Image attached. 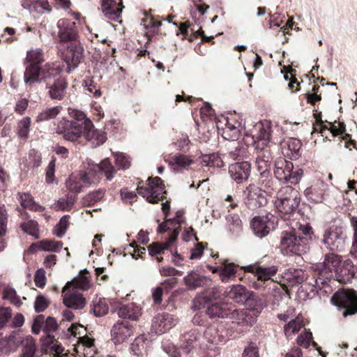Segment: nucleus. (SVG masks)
Returning <instances> with one entry per match:
<instances>
[{
    "label": "nucleus",
    "mask_w": 357,
    "mask_h": 357,
    "mask_svg": "<svg viewBox=\"0 0 357 357\" xmlns=\"http://www.w3.org/2000/svg\"><path fill=\"white\" fill-rule=\"evenodd\" d=\"M241 270L244 273H250L248 278L250 279V286L258 291L266 292L265 294L276 296L282 294V289L280 283L275 282L272 278L278 271L277 266H264L258 264L249 265L242 267Z\"/></svg>",
    "instance_id": "f257e3e1"
},
{
    "label": "nucleus",
    "mask_w": 357,
    "mask_h": 357,
    "mask_svg": "<svg viewBox=\"0 0 357 357\" xmlns=\"http://www.w3.org/2000/svg\"><path fill=\"white\" fill-rule=\"evenodd\" d=\"M314 236L312 227L300 225L298 229L283 231L280 235V248L285 255H301L310 248V242Z\"/></svg>",
    "instance_id": "f03ea898"
},
{
    "label": "nucleus",
    "mask_w": 357,
    "mask_h": 357,
    "mask_svg": "<svg viewBox=\"0 0 357 357\" xmlns=\"http://www.w3.org/2000/svg\"><path fill=\"white\" fill-rule=\"evenodd\" d=\"M63 65L56 62L55 65H48L43 70L44 76L40 80L45 83L47 94L50 99L63 100L67 93L68 83L65 77L61 75Z\"/></svg>",
    "instance_id": "7ed1b4c3"
},
{
    "label": "nucleus",
    "mask_w": 357,
    "mask_h": 357,
    "mask_svg": "<svg viewBox=\"0 0 357 357\" xmlns=\"http://www.w3.org/2000/svg\"><path fill=\"white\" fill-rule=\"evenodd\" d=\"M301 202L299 192L290 185L282 187L277 193L275 206L281 218L290 219Z\"/></svg>",
    "instance_id": "20e7f679"
},
{
    "label": "nucleus",
    "mask_w": 357,
    "mask_h": 357,
    "mask_svg": "<svg viewBox=\"0 0 357 357\" xmlns=\"http://www.w3.org/2000/svg\"><path fill=\"white\" fill-rule=\"evenodd\" d=\"M340 256L333 253H328L325 255L323 264L317 265L312 280L322 287H328L331 282H335L334 273H336V269L342 264Z\"/></svg>",
    "instance_id": "39448f33"
},
{
    "label": "nucleus",
    "mask_w": 357,
    "mask_h": 357,
    "mask_svg": "<svg viewBox=\"0 0 357 357\" xmlns=\"http://www.w3.org/2000/svg\"><path fill=\"white\" fill-rule=\"evenodd\" d=\"M331 303L344 319L356 315L357 290L351 288L340 289L332 296Z\"/></svg>",
    "instance_id": "423d86ee"
},
{
    "label": "nucleus",
    "mask_w": 357,
    "mask_h": 357,
    "mask_svg": "<svg viewBox=\"0 0 357 357\" xmlns=\"http://www.w3.org/2000/svg\"><path fill=\"white\" fill-rule=\"evenodd\" d=\"M274 176L280 182L296 185L303 176V170L299 167H294L293 162L284 158H278L274 162Z\"/></svg>",
    "instance_id": "0eeeda50"
},
{
    "label": "nucleus",
    "mask_w": 357,
    "mask_h": 357,
    "mask_svg": "<svg viewBox=\"0 0 357 357\" xmlns=\"http://www.w3.org/2000/svg\"><path fill=\"white\" fill-rule=\"evenodd\" d=\"M147 186L138 185L137 193L151 204H157L166 199L167 190L163 180L159 176L149 177Z\"/></svg>",
    "instance_id": "6e6552de"
},
{
    "label": "nucleus",
    "mask_w": 357,
    "mask_h": 357,
    "mask_svg": "<svg viewBox=\"0 0 357 357\" xmlns=\"http://www.w3.org/2000/svg\"><path fill=\"white\" fill-rule=\"evenodd\" d=\"M56 132L58 134H63V139L70 142H75L82 136L89 139L94 135L91 129L85 128L84 126H80L79 122L73 123L66 118H63L58 123Z\"/></svg>",
    "instance_id": "1a4fd4ad"
},
{
    "label": "nucleus",
    "mask_w": 357,
    "mask_h": 357,
    "mask_svg": "<svg viewBox=\"0 0 357 357\" xmlns=\"http://www.w3.org/2000/svg\"><path fill=\"white\" fill-rule=\"evenodd\" d=\"M243 203L246 208L251 211L266 206L268 203L265 192L256 185L249 184L243 192Z\"/></svg>",
    "instance_id": "9d476101"
},
{
    "label": "nucleus",
    "mask_w": 357,
    "mask_h": 357,
    "mask_svg": "<svg viewBox=\"0 0 357 357\" xmlns=\"http://www.w3.org/2000/svg\"><path fill=\"white\" fill-rule=\"evenodd\" d=\"M345 234L340 227L332 226L323 235L322 242L332 252H340L344 249Z\"/></svg>",
    "instance_id": "9b49d317"
},
{
    "label": "nucleus",
    "mask_w": 357,
    "mask_h": 357,
    "mask_svg": "<svg viewBox=\"0 0 357 357\" xmlns=\"http://www.w3.org/2000/svg\"><path fill=\"white\" fill-rule=\"evenodd\" d=\"M206 314L211 319H238L240 312L235 305L227 303H215L208 305Z\"/></svg>",
    "instance_id": "f8f14e48"
},
{
    "label": "nucleus",
    "mask_w": 357,
    "mask_h": 357,
    "mask_svg": "<svg viewBox=\"0 0 357 357\" xmlns=\"http://www.w3.org/2000/svg\"><path fill=\"white\" fill-rule=\"evenodd\" d=\"M241 123L236 119L234 115L222 116L217 122V128L222 130V137L227 140L238 139L241 135Z\"/></svg>",
    "instance_id": "ddd939ff"
},
{
    "label": "nucleus",
    "mask_w": 357,
    "mask_h": 357,
    "mask_svg": "<svg viewBox=\"0 0 357 357\" xmlns=\"http://www.w3.org/2000/svg\"><path fill=\"white\" fill-rule=\"evenodd\" d=\"M275 219L274 215L271 213L255 216L250 221L251 229L258 237H265L275 229Z\"/></svg>",
    "instance_id": "4468645a"
},
{
    "label": "nucleus",
    "mask_w": 357,
    "mask_h": 357,
    "mask_svg": "<svg viewBox=\"0 0 357 357\" xmlns=\"http://www.w3.org/2000/svg\"><path fill=\"white\" fill-rule=\"evenodd\" d=\"M59 52L68 65L66 72L70 73L80 63L83 50L82 46H59Z\"/></svg>",
    "instance_id": "2eb2a0df"
},
{
    "label": "nucleus",
    "mask_w": 357,
    "mask_h": 357,
    "mask_svg": "<svg viewBox=\"0 0 357 357\" xmlns=\"http://www.w3.org/2000/svg\"><path fill=\"white\" fill-rule=\"evenodd\" d=\"M59 325L55 318L48 317L45 321V316L43 314H39L36 316L33 320L32 332L34 334H39L43 329L45 334L47 336L48 340H50L51 342H53L54 337L50 334L56 331Z\"/></svg>",
    "instance_id": "dca6fc26"
},
{
    "label": "nucleus",
    "mask_w": 357,
    "mask_h": 357,
    "mask_svg": "<svg viewBox=\"0 0 357 357\" xmlns=\"http://www.w3.org/2000/svg\"><path fill=\"white\" fill-rule=\"evenodd\" d=\"M56 26L59 29L58 37L61 42H76L77 32L75 22L63 18L57 22Z\"/></svg>",
    "instance_id": "f3484780"
},
{
    "label": "nucleus",
    "mask_w": 357,
    "mask_h": 357,
    "mask_svg": "<svg viewBox=\"0 0 357 357\" xmlns=\"http://www.w3.org/2000/svg\"><path fill=\"white\" fill-rule=\"evenodd\" d=\"M99 182L98 176L91 177L88 171L84 174L79 176L71 175L66 182L68 190L75 194L81 192L84 185L96 183Z\"/></svg>",
    "instance_id": "a211bd4d"
},
{
    "label": "nucleus",
    "mask_w": 357,
    "mask_h": 357,
    "mask_svg": "<svg viewBox=\"0 0 357 357\" xmlns=\"http://www.w3.org/2000/svg\"><path fill=\"white\" fill-rule=\"evenodd\" d=\"M316 118V124L314 125V132H319L321 134L322 136L324 135V133L326 130H329L332 134L333 137H337L339 135H345L346 133V125L344 122L340 121H335L334 123L328 122V126L324 124V121L321 120L320 117V114H314Z\"/></svg>",
    "instance_id": "6ab92c4d"
},
{
    "label": "nucleus",
    "mask_w": 357,
    "mask_h": 357,
    "mask_svg": "<svg viewBox=\"0 0 357 357\" xmlns=\"http://www.w3.org/2000/svg\"><path fill=\"white\" fill-rule=\"evenodd\" d=\"M229 174L237 183H243L250 176L251 164L248 161L237 162L229 166Z\"/></svg>",
    "instance_id": "aec40b11"
},
{
    "label": "nucleus",
    "mask_w": 357,
    "mask_h": 357,
    "mask_svg": "<svg viewBox=\"0 0 357 357\" xmlns=\"http://www.w3.org/2000/svg\"><path fill=\"white\" fill-rule=\"evenodd\" d=\"M328 185L322 180H317L305 190V195L308 200L314 203H322L327 195Z\"/></svg>",
    "instance_id": "412c9836"
},
{
    "label": "nucleus",
    "mask_w": 357,
    "mask_h": 357,
    "mask_svg": "<svg viewBox=\"0 0 357 357\" xmlns=\"http://www.w3.org/2000/svg\"><path fill=\"white\" fill-rule=\"evenodd\" d=\"M56 62H48L44 66H40L35 63H28L26 66L25 71L24 73V80L26 85L31 86L36 82H42L41 77H43V70L46 66L50 65H55Z\"/></svg>",
    "instance_id": "4be33fe9"
},
{
    "label": "nucleus",
    "mask_w": 357,
    "mask_h": 357,
    "mask_svg": "<svg viewBox=\"0 0 357 357\" xmlns=\"http://www.w3.org/2000/svg\"><path fill=\"white\" fill-rule=\"evenodd\" d=\"M89 172L91 177L98 176L99 181L101 179L102 175L106 177L107 181H112L116 173V169L112 165L109 158H107L103 159L99 164L93 165L89 169Z\"/></svg>",
    "instance_id": "5701e85b"
},
{
    "label": "nucleus",
    "mask_w": 357,
    "mask_h": 357,
    "mask_svg": "<svg viewBox=\"0 0 357 357\" xmlns=\"http://www.w3.org/2000/svg\"><path fill=\"white\" fill-rule=\"evenodd\" d=\"M354 275L353 262L347 259L342 262L339 268L336 269V273L334 275L335 282L337 281L341 284L351 283Z\"/></svg>",
    "instance_id": "b1692460"
},
{
    "label": "nucleus",
    "mask_w": 357,
    "mask_h": 357,
    "mask_svg": "<svg viewBox=\"0 0 357 357\" xmlns=\"http://www.w3.org/2000/svg\"><path fill=\"white\" fill-rule=\"evenodd\" d=\"M115 343H121L133 334L132 327L126 321H118L111 331Z\"/></svg>",
    "instance_id": "393cba45"
},
{
    "label": "nucleus",
    "mask_w": 357,
    "mask_h": 357,
    "mask_svg": "<svg viewBox=\"0 0 357 357\" xmlns=\"http://www.w3.org/2000/svg\"><path fill=\"white\" fill-rule=\"evenodd\" d=\"M199 338V332L197 329H191L181 336L180 349L185 354H189L198 345Z\"/></svg>",
    "instance_id": "a878e982"
},
{
    "label": "nucleus",
    "mask_w": 357,
    "mask_h": 357,
    "mask_svg": "<svg viewBox=\"0 0 357 357\" xmlns=\"http://www.w3.org/2000/svg\"><path fill=\"white\" fill-rule=\"evenodd\" d=\"M185 284L190 290H195L198 287L207 286L208 283L211 280L204 275H200L199 273L191 271L183 278Z\"/></svg>",
    "instance_id": "bb28decb"
},
{
    "label": "nucleus",
    "mask_w": 357,
    "mask_h": 357,
    "mask_svg": "<svg viewBox=\"0 0 357 357\" xmlns=\"http://www.w3.org/2000/svg\"><path fill=\"white\" fill-rule=\"evenodd\" d=\"M220 266L214 269H212V267H209V269L211 270L213 273L220 271V277L223 282H227L232 277H236L237 270L234 263H229L227 259H224L222 261H220Z\"/></svg>",
    "instance_id": "cd10ccee"
},
{
    "label": "nucleus",
    "mask_w": 357,
    "mask_h": 357,
    "mask_svg": "<svg viewBox=\"0 0 357 357\" xmlns=\"http://www.w3.org/2000/svg\"><path fill=\"white\" fill-rule=\"evenodd\" d=\"M222 295V289L219 287H212L205 289L199 295L195 302L199 303V305H209L211 302L217 301Z\"/></svg>",
    "instance_id": "c85d7f7f"
},
{
    "label": "nucleus",
    "mask_w": 357,
    "mask_h": 357,
    "mask_svg": "<svg viewBox=\"0 0 357 357\" xmlns=\"http://www.w3.org/2000/svg\"><path fill=\"white\" fill-rule=\"evenodd\" d=\"M63 304L70 308L78 310L82 309L86 304V300L83 295L77 293L68 292L63 289Z\"/></svg>",
    "instance_id": "c756f323"
},
{
    "label": "nucleus",
    "mask_w": 357,
    "mask_h": 357,
    "mask_svg": "<svg viewBox=\"0 0 357 357\" xmlns=\"http://www.w3.org/2000/svg\"><path fill=\"white\" fill-rule=\"evenodd\" d=\"M178 31L179 32L177 33V35H178V33H181L184 37L189 36V43L194 42V38H200L201 40L198 42L197 45H201L202 43H210L213 39V36H206V35H204V31L201 29H199L197 31H194L192 34H190L189 36L188 26L186 24V23H181L178 26Z\"/></svg>",
    "instance_id": "7c9ffc66"
},
{
    "label": "nucleus",
    "mask_w": 357,
    "mask_h": 357,
    "mask_svg": "<svg viewBox=\"0 0 357 357\" xmlns=\"http://www.w3.org/2000/svg\"><path fill=\"white\" fill-rule=\"evenodd\" d=\"M153 326L160 333H165L175 325L172 316L167 313L158 314L154 317Z\"/></svg>",
    "instance_id": "2f4dec72"
},
{
    "label": "nucleus",
    "mask_w": 357,
    "mask_h": 357,
    "mask_svg": "<svg viewBox=\"0 0 357 357\" xmlns=\"http://www.w3.org/2000/svg\"><path fill=\"white\" fill-rule=\"evenodd\" d=\"M117 314L122 319L135 321L140 316L141 309L132 303L121 305L117 309Z\"/></svg>",
    "instance_id": "473e14b6"
},
{
    "label": "nucleus",
    "mask_w": 357,
    "mask_h": 357,
    "mask_svg": "<svg viewBox=\"0 0 357 357\" xmlns=\"http://www.w3.org/2000/svg\"><path fill=\"white\" fill-rule=\"evenodd\" d=\"M302 144L296 138H290L283 147V153L291 160H296L301 155Z\"/></svg>",
    "instance_id": "72a5a7b5"
},
{
    "label": "nucleus",
    "mask_w": 357,
    "mask_h": 357,
    "mask_svg": "<svg viewBox=\"0 0 357 357\" xmlns=\"http://www.w3.org/2000/svg\"><path fill=\"white\" fill-rule=\"evenodd\" d=\"M89 272L86 270L80 272L79 277L74 278L72 281L68 282L63 287V290L68 291L70 288L87 290L90 286V280L87 276Z\"/></svg>",
    "instance_id": "f704fd0d"
},
{
    "label": "nucleus",
    "mask_w": 357,
    "mask_h": 357,
    "mask_svg": "<svg viewBox=\"0 0 357 357\" xmlns=\"http://www.w3.org/2000/svg\"><path fill=\"white\" fill-rule=\"evenodd\" d=\"M18 200L23 208H27L34 212H43L45 207L40 205L34 201L33 196L29 192H19Z\"/></svg>",
    "instance_id": "c9c22d12"
},
{
    "label": "nucleus",
    "mask_w": 357,
    "mask_h": 357,
    "mask_svg": "<svg viewBox=\"0 0 357 357\" xmlns=\"http://www.w3.org/2000/svg\"><path fill=\"white\" fill-rule=\"evenodd\" d=\"M314 280H315V278ZM301 289V293H305V297L309 299L312 298L317 295L318 289H323L326 293L332 291L331 284H328V287H322L320 285L317 284L314 282V280H312L311 279L309 282H306L303 284Z\"/></svg>",
    "instance_id": "e433bc0d"
},
{
    "label": "nucleus",
    "mask_w": 357,
    "mask_h": 357,
    "mask_svg": "<svg viewBox=\"0 0 357 357\" xmlns=\"http://www.w3.org/2000/svg\"><path fill=\"white\" fill-rule=\"evenodd\" d=\"M24 219H26L27 221L21 222L20 227L24 233L34 237L36 239H38L40 238V229L38 222L34 220H29L30 215L26 211H24Z\"/></svg>",
    "instance_id": "4c0bfd02"
},
{
    "label": "nucleus",
    "mask_w": 357,
    "mask_h": 357,
    "mask_svg": "<svg viewBox=\"0 0 357 357\" xmlns=\"http://www.w3.org/2000/svg\"><path fill=\"white\" fill-rule=\"evenodd\" d=\"M228 296L234 302L244 304L250 298L251 293L243 286H234L229 291Z\"/></svg>",
    "instance_id": "58836bf2"
},
{
    "label": "nucleus",
    "mask_w": 357,
    "mask_h": 357,
    "mask_svg": "<svg viewBox=\"0 0 357 357\" xmlns=\"http://www.w3.org/2000/svg\"><path fill=\"white\" fill-rule=\"evenodd\" d=\"M193 163L194 161L190 157L181 153H177L172 156L169 160V164L173 169L177 171L188 169V167Z\"/></svg>",
    "instance_id": "ea45409f"
},
{
    "label": "nucleus",
    "mask_w": 357,
    "mask_h": 357,
    "mask_svg": "<svg viewBox=\"0 0 357 357\" xmlns=\"http://www.w3.org/2000/svg\"><path fill=\"white\" fill-rule=\"evenodd\" d=\"M19 342L20 340L13 335L4 337L0 336V356L9 354L18 347Z\"/></svg>",
    "instance_id": "a19ab883"
},
{
    "label": "nucleus",
    "mask_w": 357,
    "mask_h": 357,
    "mask_svg": "<svg viewBox=\"0 0 357 357\" xmlns=\"http://www.w3.org/2000/svg\"><path fill=\"white\" fill-rule=\"evenodd\" d=\"M96 317H102L109 312V303L106 298H96L91 304V312Z\"/></svg>",
    "instance_id": "79ce46f5"
},
{
    "label": "nucleus",
    "mask_w": 357,
    "mask_h": 357,
    "mask_svg": "<svg viewBox=\"0 0 357 357\" xmlns=\"http://www.w3.org/2000/svg\"><path fill=\"white\" fill-rule=\"evenodd\" d=\"M255 144L257 150L256 160L259 162H271L273 156L270 146L268 144L261 145L260 142H255Z\"/></svg>",
    "instance_id": "37998d69"
},
{
    "label": "nucleus",
    "mask_w": 357,
    "mask_h": 357,
    "mask_svg": "<svg viewBox=\"0 0 357 357\" xmlns=\"http://www.w3.org/2000/svg\"><path fill=\"white\" fill-rule=\"evenodd\" d=\"M256 128L258 130L256 135L258 139L257 142H260L261 145L268 144L271 135V127L269 123H259L257 125Z\"/></svg>",
    "instance_id": "c03bdc74"
},
{
    "label": "nucleus",
    "mask_w": 357,
    "mask_h": 357,
    "mask_svg": "<svg viewBox=\"0 0 357 357\" xmlns=\"http://www.w3.org/2000/svg\"><path fill=\"white\" fill-rule=\"evenodd\" d=\"M106 190L105 189H98V190L89 192L86 195L82 200L84 206H92L96 203L102 199L105 195Z\"/></svg>",
    "instance_id": "a18cd8bd"
},
{
    "label": "nucleus",
    "mask_w": 357,
    "mask_h": 357,
    "mask_svg": "<svg viewBox=\"0 0 357 357\" xmlns=\"http://www.w3.org/2000/svg\"><path fill=\"white\" fill-rule=\"evenodd\" d=\"M174 241H170V236L165 242H153L148 246V251L151 256H157L164 254Z\"/></svg>",
    "instance_id": "49530a36"
},
{
    "label": "nucleus",
    "mask_w": 357,
    "mask_h": 357,
    "mask_svg": "<svg viewBox=\"0 0 357 357\" xmlns=\"http://www.w3.org/2000/svg\"><path fill=\"white\" fill-rule=\"evenodd\" d=\"M258 172L259 173V183L267 190H273L274 188V181L271 169L259 167Z\"/></svg>",
    "instance_id": "de8ad7c7"
},
{
    "label": "nucleus",
    "mask_w": 357,
    "mask_h": 357,
    "mask_svg": "<svg viewBox=\"0 0 357 357\" xmlns=\"http://www.w3.org/2000/svg\"><path fill=\"white\" fill-rule=\"evenodd\" d=\"M69 114L73 118L71 121L73 123H78L80 126H84L85 128L92 129L93 128V124L92 121L86 118L85 114L77 109H72L69 112Z\"/></svg>",
    "instance_id": "09e8293b"
},
{
    "label": "nucleus",
    "mask_w": 357,
    "mask_h": 357,
    "mask_svg": "<svg viewBox=\"0 0 357 357\" xmlns=\"http://www.w3.org/2000/svg\"><path fill=\"white\" fill-rule=\"evenodd\" d=\"M304 324L303 320L299 317H296L288 322L284 326V333L287 338H290L293 335L298 333L303 327Z\"/></svg>",
    "instance_id": "8fccbe9b"
},
{
    "label": "nucleus",
    "mask_w": 357,
    "mask_h": 357,
    "mask_svg": "<svg viewBox=\"0 0 357 357\" xmlns=\"http://www.w3.org/2000/svg\"><path fill=\"white\" fill-rule=\"evenodd\" d=\"M61 109V106H55L47 108L38 114L36 121L37 123H40L54 119L59 114Z\"/></svg>",
    "instance_id": "3c124183"
},
{
    "label": "nucleus",
    "mask_w": 357,
    "mask_h": 357,
    "mask_svg": "<svg viewBox=\"0 0 357 357\" xmlns=\"http://www.w3.org/2000/svg\"><path fill=\"white\" fill-rule=\"evenodd\" d=\"M22 349L20 357H33L36 354V341L31 336L26 337L22 341Z\"/></svg>",
    "instance_id": "603ef678"
},
{
    "label": "nucleus",
    "mask_w": 357,
    "mask_h": 357,
    "mask_svg": "<svg viewBox=\"0 0 357 357\" xmlns=\"http://www.w3.org/2000/svg\"><path fill=\"white\" fill-rule=\"evenodd\" d=\"M201 162L204 166L218 168L222 167L225 165L222 159L217 153L203 155Z\"/></svg>",
    "instance_id": "864d4df0"
},
{
    "label": "nucleus",
    "mask_w": 357,
    "mask_h": 357,
    "mask_svg": "<svg viewBox=\"0 0 357 357\" xmlns=\"http://www.w3.org/2000/svg\"><path fill=\"white\" fill-rule=\"evenodd\" d=\"M31 119L29 116L22 118L17 122V133L20 138L26 139L29 137Z\"/></svg>",
    "instance_id": "5fc2aeb1"
},
{
    "label": "nucleus",
    "mask_w": 357,
    "mask_h": 357,
    "mask_svg": "<svg viewBox=\"0 0 357 357\" xmlns=\"http://www.w3.org/2000/svg\"><path fill=\"white\" fill-rule=\"evenodd\" d=\"M45 54L41 48L32 49L27 52L26 61L40 66L45 61Z\"/></svg>",
    "instance_id": "6e6d98bb"
},
{
    "label": "nucleus",
    "mask_w": 357,
    "mask_h": 357,
    "mask_svg": "<svg viewBox=\"0 0 357 357\" xmlns=\"http://www.w3.org/2000/svg\"><path fill=\"white\" fill-rule=\"evenodd\" d=\"M146 341V339L144 335H139L136 337L130 346V350L132 354L137 356H142L146 349L147 343Z\"/></svg>",
    "instance_id": "4d7b16f0"
},
{
    "label": "nucleus",
    "mask_w": 357,
    "mask_h": 357,
    "mask_svg": "<svg viewBox=\"0 0 357 357\" xmlns=\"http://www.w3.org/2000/svg\"><path fill=\"white\" fill-rule=\"evenodd\" d=\"M39 248L42 250L49 252H59L63 247L62 241H56L55 240H42L38 241Z\"/></svg>",
    "instance_id": "13d9d810"
},
{
    "label": "nucleus",
    "mask_w": 357,
    "mask_h": 357,
    "mask_svg": "<svg viewBox=\"0 0 357 357\" xmlns=\"http://www.w3.org/2000/svg\"><path fill=\"white\" fill-rule=\"evenodd\" d=\"M183 211L179 210L176 211V215L174 218L169 219V222L170 224H174L176 225V229L174 230V233L170 236V241H176L177 237L181 231V225L183 222Z\"/></svg>",
    "instance_id": "bf43d9fd"
},
{
    "label": "nucleus",
    "mask_w": 357,
    "mask_h": 357,
    "mask_svg": "<svg viewBox=\"0 0 357 357\" xmlns=\"http://www.w3.org/2000/svg\"><path fill=\"white\" fill-rule=\"evenodd\" d=\"M69 219L70 215H63L59 220V223L55 226L54 229V234L56 236L61 238L66 234L68 227H69Z\"/></svg>",
    "instance_id": "052dcab7"
},
{
    "label": "nucleus",
    "mask_w": 357,
    "mask_h": 357,
    "mask_svg": "<svg viewBox=\"0 0 357 357\" xmlns=\"http://www.w3.org/2000/svg\"><path fill=\"white\" fill-rule=\"evenodd\" d=\"M114 162L119 169H127L130 167V158L128 155L123 153H114Z\"/></svg>",
    "instance_id": "680f3d73"
},
{
    "label": "nucleus",
    "mask_w": 357,
    "mask_h": 357,
    "mask_svg": "<svg viewBox=\"0 0 357 357\" xmlns=\"http://www.w3.org/2000/svg\"><path fill=\"white\" fill-rule=\"evenodd\" d=\"M29 9L38 14L50 13L52 10L47 0H36L30 6Z\"/></svg>",
    "instance_id": "e2e57ef3"
},
{
    "label": "nucleus",
    "mask_w": 357,
    "mask_h": 357,
    "mask_svg": "<svg viewBox=\"0 0 357 357\" xmlns=\"http://www.w3.org/2000/svg\"><path fill=\"white\" fill-rule=\"evenodd\" d=\"M229 156L234 160H240L248 157V147L245 145H239L234 151L229 153Z\"/></svg>",
    "instance_id": "0e129e2a"
},
{
    "label": "nucleus",
    "mask_w": 357,
    "mask_h": 357,
    "mask_svg": "<svg viewBox=\"0 0 357 357\" xmlns=\"http://www.w3.org/2000/svg\"><path fill=\"white\" fill-rule=\"evenodd\" d=\"M50 301L43 295H38L34 303V309L36 312L45 311L50 305Z\"/></svg>",
    "instance_id": "69168bd1"
},
{
    "label": "nucleus",
    "mask_w": 357,
    "mask_h": 357,
    "mask_svg": "<svg viewBox=\"0 0 357 357\" xmlns=\"http://www.w3.org/2000/svg\"><path fill=\"white\" fill-rule=\"evenodd\" d=\"M3 298L9 300L10 303L15 305L19 306L22 303L19 296L17 295L15 290L12 288L4 289L3 292Z\"/></svg>",
    "instance_id": "338daca9"
},
{
    "label": "nucleus",
    "mask_w": 357,
    "mask_h": 357,
    "mask_svg": "<svg viewBox=\"0 0 357 357\" xmlns=\"http://www.w3.org/2000/svg\"><path fill=\"white\" fill-rule=\"evenodd\" d=\"M102 13L109 20H116L121 16L122 8H119L116 4L115 6L110 7L109 9L105 8Z\"/></svg>",
    "instance_id": "774afa93"
}]
</instances>
